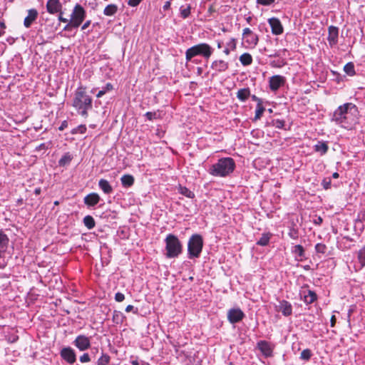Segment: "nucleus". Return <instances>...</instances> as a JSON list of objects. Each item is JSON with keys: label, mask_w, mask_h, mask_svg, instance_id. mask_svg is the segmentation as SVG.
<instances>
[{"label": "nucleus", "mask_w": 365, "mask_h": 365, "mask_svg": "<svg viewBox=\"0 0 365 365\" xmlns=\"http://www.w3.org/2000/svg\"><path fill=\"white\" fill-rule=\"evenodd\" d=\"M124 316L120 311L115 310L113 314V321L114 323L118 324L123 322Z\"/></svg>", "instance_id": "obj_33"}, {"label": "nucleus", "mask_w": 365, "mask_h": 365, "mask_svg": "<svg viewBox=\"0 0 365 365\" xmlns=\"http://www.w3.org/2000/svg\"><path fill=\"white\" fill-rule=\"evenodd\" d=\"M358 259L361 264V267L365 266V247H362L358 252Z\"/></svg>", "instance_id": "obj_38"}, {"label": "nucleus", "mask_w": 365, "mask_h": 365, "mask_svg": "<svg viewBox=\"0 0 365 365\" xmlns=\"http://www.w3.org/2000/svg\"><path fill=\"white\" fill-rule=\"evenodd\" d=\"M229 46H230L232 50H235L236 48V41L235 38H232L230 41L227 44Z\"/></svg>", "instance_id": "obj_54"}, {"label": "nucleus", "mask_w": 365, "mask_h": 365, "mask_svg": "<svg viewBox=\"0 0 365 365\" xmlns=\"http://www.w3.org/2000/svg\"><path fill=\"white\" fill-rule=\"evenodd\" d=\"M110 360V357L108 354L103 352L101 353V356L97 361V365H107Z\"/></svg>", "instance_id": "obj_36"}, {"label": "nucleus", "mask_w": 365, "mask_h": 365, "mask_svg": "<svg viewBox=\"0 0 365 365\" xmlns=\"http://www.w3.org/2000/svg\"><path fill=\"white\" fill-rule=\"evenodd\" d=\"M339 28L334 26H330L328 28L327 41L331 48L335 46L338 43Z\"/></svg>", "instance_id": "obj_13"}, {"label": "nucleus", "mask_w": 365, "mask_h": 365, "mask_svg": "<svg viewBox=\"0 0 365 365\" xmlns=\"http://www.w3.org/2000/svg\"><path fill=\"white\" fill-rule=\"evenodd\" d=\"M330 322H331V327H334V325L336 324V317L334 315L331 316Z\"/></svg>", "instance_id": "obj_60"}, {"label": "nucleus", "mask_w": 365, "mask_h": 365, "mask_svg": "<svg viewBox=\"0 0 365 365\" xmlns=\"http://www.w3.org/2000/svg\"><path fill=\"white\" fill-rule=\"evenodd\" d=\"M91 20H88L86 21L82 26L81 27V29L82 30H86V29H88L89 27V26L91 25Z\"/></svg>", "instance_id": "obj_59"}, {"label": "nucleus", "mask_w": 365, "mask_h": 365, "mask_svg": "<svg viewBox=\"0 0 365 365\" xmlns=\"http://www.w3.org/2000/svg\"><path fill=\"white\" fill-rule=\"evenodd\" d=\"M313 222H314V223L315 225H321V224L322 223V222H323V219H322V217L318 216V217H317L314 220V221H313Z\"/></svg>", "instance_id": "obj_58"}, {"label": "nucleus", "mask_w": 365, "mask_h": 365, "mask_svg": "<svg viewBox=\"0 0 365 365\" xmlns=\"http://www.w3.org/2000/svg\"><path fill=\"white\" fill-rule=\"evenodd\" d=\"M112 90H113V84L110 83H108L104 87L102 88L101 91H98V93L96 94V97L101 98L107 92L111 91Z\"/></svg>", "instance_id": "obj_32"}, {"label": "nucleus", "mask_w": 365, "mask_h": 365, "mask_svg": "<svg viewBox=\"0 0 365 365\" xmlns=\"http://www.w3.org/2000/svg\"><path fill=\"white\" fill-rule=\"evenodd\" d=\"M328 150V143L324 141H318V143L314 146V150L317 153H319L321 155H325Z\"/></svg>", "instance_id": "obj_21"}, {"label": "nucleus", "mask_w": 365, "mask_h": 365, "mask_svg": "<svg viewBox=\"0 0 365 365\" xmlns=\"http://www.w3.org/2000/svg\"><path fill=\"white\" fill-rule=\"evenodd\" d=\"M245 317L244 312L240 309H230L227 312V319L231 324L240 322Z\"/></svg>", "instance_id": "obj_11"}, {"label": "nucleus", "mask_w": 365, "mask_h": 365, "mask_svg": "<svg viewBox=\"0 0 365 365\" xmlns=\"http://www.w3.org/2000/svg\"><path fill=\"white\" fill-rule=\"evenodd\" d=\"M158 114L156 112H147L145 113V116L149 120H152L153 119H156L158 118Z\"/></svg>", "instance_id": "obj_50"}, {"label": "nucleus", "mask_w": 365, "mask_h": 365, "mask_svg": "<svg viewBox=\"0 0 365 365\" xmlns=\"http://www.w3.org/2000/svg\"><path fill=\"white\" fill-rule=\"evenodd\" d=\"M191 6L188 5L187 7H180V15L183 19L187 18L190 14Z\"/></svg>", "instance_id": "obj_40"}, {"label": "nucleus", "mask_w": 365, "mask_h": 365, "mask_svg": "<svg viewBox=\"0 0 365 365\" xmlns=\"http://www.w3.org/2000/svg\"><path fill=\"white\" fill-rule=\"evenodd\" d=\"M203 247V239L199 234L192 235L187 242V254L189 259L200 257Z\"/></svg>", "instance_id": "obj_6"}, {"label": "nucleus", "mask_w": 365, "mask_h": 365, "mask_svg": "<svg viewBox=\"0 0 365 365\" xmlns=\"http://www.w3.org/2000/svg\"><path fill=\"white\" fill-rule=\"evenodd\" d=\"M86 131V127L85 125H80L79 126L75 128L71 131L72 134H76L78 133H80L81 134L84 133Z\"/></svg>", "instance_id": "obj_45"}, {"label": "nucleus", "mask_w": 365, "mask_h": 365, "mask_svg": "<svg viewBox=\"0 0 365 365\" xmlns=\"http://www.w3.org/2000/svg\"><path fill=\"white\" fill-rule=\"evenodd\" d=\"M212 51L213 50L209 44L201 43L187 49L185 59L186 61H192V59L197 56H201L204 58L208 59L212 56Z\"/></svg>", "instance_id": "obj_4"}, {"label": "nucleus", "mask_w": 365, "mask_h": 365, "mask_svg": "<svg viewBox=\"0 0 365 365\" xmlns=\"http://www.w3.org/2000/svg\"><path fill=\"white\" fill-rule=\"evenodd\" d=\"M101 200V197L98 193L92 192L88 195H87L84 197V203L87 205L88 206H95L97 205Z\"/></svg>", "instance_id": "obj_17"}, {"label": "nucleus", "mask_w": 365, "mask_h": 365, "mask_svg": "<svg viewBox=\"0 0 365 365\" xmlns=\"http://www.w3.org/2000/svg\"><path fill=\"white\" fill-rule=\"evenodd\" d=\"M170 6V1H166L163 6V9L164 10H168Z\"/></svg>", "instance_id": "obj_62"}, {"label": "nucleus", "mask_w": 365, "mask_h": 365, "mask_svg": "<svg viewBox=\"0 0 365 365\" xmlns=\"http://www.w3.org/2000/svg\"><path fill=\"white\" fill-rule=\"evenodd\" d=\"M47 11L50 14H56L61 9V4L58 0H48L46 3Z\"/></svg>", "instance_id": "obj_18"}, {"label": "nucleus", "mask_w": 365, "mask_h": 365, "mask_svg": "<svg viewBox=\"0 0 365 365\" xmlns=\"http://www.w3.org/2000/svg\"><path fill=\"white\" fill-rule=\"evenodd\" d=\"M41 192V187H36L35 190H34V194L36 195H38Z\"/></svg>", "instance_id": "obj_63"}, {"label": "nucleus", "mask_w": 365, "mask_h": 365, "mask_svg": "<svg viewBox=\"0 0 365 365\" xmlns=\"http://www.w3.org/2000/svg\"><path fill=\"white\" fill-rule=\"evenodd\" d=\"M312 356V351L309 349H304L300 355V359L302 360L308 361Z\"/></svg>", "instance_id": "obj_41"}, {"label": "nucleus", "mask_w": 365, "mask_h": 365, "mask_svg": "<svg viewBox=\"0 0 365 365\" xmlns=\"http://www.w3.org/2000/svg\"><path fill=\"white\" fill-rule=\"evenodd\" d=\"M99 187L105 194H110L113 192V187L109 182L105 179H101L98 182Z\"/></svg>", "instance_id": "obj_22"}, {"label": "nucleus", "mask_w": 365, "mask_h": 365, "mask_svg": "<svg viewBox=\"0 0 365 365\" xmlns=\"http://www.w3.org/2000/svg\"><path fill=\"white\" fill-rule=\"evenodd\" d=\"M245 39L248 45L255 47L258 43L259 36L255 34H252L251 35H249L246 38H245Z\"/></svg>", "instance_id": "obj_26"}, {"label": "nucleus", "mask_w": 365, "mask_h": 365, "mask_svg": "<svg viewBox=\"0 0 365 365\" xmlns=\"http://www.w3.org/2000/svg\"><path fill=\"white\" fill-rule=\"evenodd\" d=\"M257 348L264 357L267 358L272 356L274 345L267 341L260 340L257 343Z\"/></svg>", "instance_id": "obj_9"}, {"label": "nucleus", "mask_w": 365, "mask_h": 365, "mask_svg": "<svg viewBox=\"0 0 365 365\" xmlns=\"http://www.w3.org/2000/svg\"><path fill=\"white\" fill-rule=\"evenodd\" d=\"M61 357L67 363L72 364L76 360L75 351L70 346L63 348L60 351Z\"/></svg>", "instance_id": "obj_12"}, {"label": "nucleus", "mask_w": 365, "mask_h": 365, "mask_svg": "<svg viewBox=\"0 0 365 365\" xmlns=\"http://www.w3.org/2000/svg\"><path fill=\"white\" fill-rule=\"evenodd\" d=\"M288 235L293 240H297L299 237L298 229L294 227V226L289 227Z\"/></svg>", "instance_id": "obj_39"}, {"label": "nucleus", "mask_w": 365, "mask_h": 365, "mask_svg": "<svg viewBox=\"0 0 365 365\" xmlns=\"http://www.w3.org/2000/svg\"><path fill=\"white\" fill-rule=\"evenodd\" d=\"M275 0H257L258 4L269 6L274 2Z\"/></svg>", "instance_id": "obj_49"}, {"label": "nucleus", "mask_w": 365, "mask_h": 365, "mask_svg": "<svg viewBox=\"0 0 365 365\" xmlns=\"http://www.w3.org/2000/svg\"><path fill=\"white\" fill-rule=\"evenodd\" d=\"M142 0H128V5L131 6H138Z\"/></svg>", "instance_id": "obj_53"}, {"label": "nucleus", "mask_w": 365, "mask_h": 365, "mask_svg": "<svg viewBox=\"0 0 365 365\" xmlns=\"http://www.w3.org/2000/svg\"><path fill=\"white\" fill-rule=\"evenodd\" d=\"M293 252L300 257L304 255V247L300 245H295Z\"/></svg>", "instance_id": "obj_42"}, {"label": "nucleus", "mask_w": 365, "mask_h": 365, "mask_svg": "<svg viewBox=\"0 0 365 365\" xmlns=\"http://www.w3.org/2000/svg\"><path fill=\"white\" fill-rule=\"evenodd\" d=\"M178 192L188 197V198H194L195 197V194L193 192H192L191 190H190L188 188H187L186 187H183V186H181L180 185L179 187H178Z\"/></svg>", "instance_id": "obj_29"}, {"label": "nucleus", "mask_w": 365, "mask_h": 365, "mask_svg": "<svg viewBox=\"0 0 365 365\" xmlns=\"http://www.w3.org/2000/svg\"><path fill=\"white\" fill-rule=\"evenodd\" d=\"M252 33V31H251L250 29L249 28H245L243 29V32H242V36L243 38H246L247 36L249 35H251Z\"/></svg>", "instance_id": "obj_52"}, {"label": "nucleus", "mask_w": 365, "mask_h": 365, "mask_svg": "<svg viewBox=\"0 0 365 365\" xmlns=\"http://www.w3.org/2000/svg\"><path fill=\"white\" fill-rule=\"evenodd\" d=\"M272 124L277 128H283L285 124L284 120L274 119L272 121Z\"/></svg>", "instance_id": "obj_44"}, {"label": "nucleus", "mask_w": 365, "mask_h": 365, "mask_svg": "<svg viewBox=\"0 0 365 365\" xmlns=\"http://www.w3.org/2000/svg\"><path fill=\"white\" fill-rule=\"evenodd\" d=\"M286 79L284 76L276 75L269 78V88L272 91H277L281 86H284L285 83Z\"/></svg>", "instance_id": "obj_14"}, {"label": "nucleus", "mask_w": 365, "mask_h": 365, "mask_svg": "<svg viewBox=\"0 0 365 365\" xmlns=\"http://www.w3.org/2000/svg\"><path fill=\"white\" fill-rule=\"evenodd\" d=\"M264 110L265 109H264V106L262 105V103L258 102L257 104V108L255 110V118L253 120L255 121L259 120L262 117Z\"/></svg>", "instance_id": "obj_34"}, {"label": "nucleus", "mask_w": 365, "mask_h": 365, "mask_svg": "<svg viewBox=\"0 0 365 365\" xmlns=\"http://www.w3.org/2000/svg\"><path fill=\"white\" fill-rule=\"evenodd\" d=\"M240 61L243 66H249L252 63V57L248 53H245L240 56Z\"/></svg>", "instance_id": "obj_27"}, {"label": "nucleus", "mask_w": 365, "mask_h": 365, "mask_svg": "<svg viewBox=\"0 0 365 365\" xmlns=\"http://www.w3.org/2000/svg\"><path fill=\"white\" fill-rule=\"evenodd\" d=\"M131 311H133V312L136 314L138 312V309H135V310H134V307L133 305H128L125 308V312H130Z\"/></svg>", "instance_id": "obj_57"}, {"label": "nucleus", "mask_w": 365, "mask_h": 365, "mask_svg": "<svg viewBox=\"0 0 365 365\" xmlns=\"http://www.w3.org/2000/svg\"><path fill=\"white\" fill-rule=\"evenodd\" d=\"M121 183L124 187H130L134 183V178L130 175H124L120 178Z\"/></svg>", "instance_id": "obj_25"}, {"label": "nucleus", "mask_w": 365, "mask_h": 365, "mask_svg": "<svg viewBox=\"0 0 365 365\" xmlns=\"http://www.w3.org/2000/svg\"><path fill=\"white\" fill-rule=\"evenodd\" d=\"M73 345L76 346L80 351H83L87 350L91 346L90 338L81 334L76 336L73 342Z\"/></svg>", "instance_id": "obj_10"}, {"label": "nucleus", "mask_w": 365, "mask_h": 365, "mask_svg": "<svg viewBox=\"0 0 365 365\" xmlns=\"http://www.w3.org/2000/svg\"><path fill=\"white\" fill-rule=\"evenodd\" d=\"M235 168V163L231 158H222L210 168V175L216 177H226L232 173Z\"/></svg>", "instance_id": "obj_2"}, {"label": "nucleus", "mask_w": 365, "mask_h": 365, "mask_svg": "<svg viewBox=\"0 0 365 365\" xmlns=\"http://www.w3.org/2000/svg\"><path fill=\"white\" fill-rule=\"evenodd\" d=\"M117 11L118 7L115 4H109L104 9L103 14L106 16H113L117 12Z\"/></svg>", "instance_id": "obj_30"}, {"label": "nucleus", "mask_w": 365, "mask_h": 365, "mask_svg": "<svg viewBox=\"0 0 365 365\" xmlns=\"http://www.w3.org/2000/svg\"><path fill=\"white\" fill-rule=\"evenodd\" d=\"M38 17V11L35 9H31L28 11V15L24 19V25L26 28H29L34 21L36 20Z\"/></svg>", "instance_id": "obj_16"}, {"label": "nucleus", "mask_w": 365, "mask_h": 365, "mask_svg": "<svg viewBox=\"0 0 365 365\" xmlns=\"http://www.w3.org/2000/svg\"><path fill=\"white\" fill-rule=\"evenodd\" d=\"M81 363L89 362L91 361V358L88 353H84L82 356H80L79 359Z\"/></svg>", "instance_id": "obj_48"}, {"label": "nucleus", "mask_w": 365, "mask_h": 365, "mask_svg": "<svg viewBox=\"0 0 365 365\" xmlns=\"http://www.w3.org/2000/svg\"><path fill=\"white\" fill-rule=\"evenodd\" d=\"M72 28H74L73 25L72 24V22L69 20V21L67 22V24L64 26L63 30L71 31Z\"/></svg>", "instance_id": "obj_55"}, {"label": "nucleus", "mask_w": 365, "mask_h": 365, "mask_svg": "<svg viewBox=\"0 0 365 365\" xmlns=\"http://www.w3.org/2000/svg\"><path fill=\"white\" fill-rule=\"evenodd\" d=\"M86 15V13L84 8L78 4H76L69 19L72 22L74 28H78L83 23Z\"/></svg>", "instance_id": "obj_7"}, {"label": "nucleus", "mask_w": 365, "mask_h": 365, "mask_svg": "<svg viewBox=\"0 0 365 365\" xmlns=\"http://www.w3.org/2000/svg\"><path fill=\"white\" fill-rule=\"evenodd\" d=\"M358 113V108L352 103H346L337 108L334 112L332 120L337 123L343 124L347 122L349 115Z\"/></svg>", "instance_id": "obj_3"}, {"label": "nucleus", "mask_w": 365, "mask_h": 365, "mask_svg": "<svg viewBox=\"0 0 365 365\" xmlns=\"http://www.w3.org/2000/svg\"><path fill=\"white\" fill-rule=\"evenodd\" d=\"M9 244V239L8 236L2 231L0 230V259L4 257ZM6 266L4 262H0V269H3Z\"/></svg>", "instance_id": "obj_8"}, {"label": "nucleus", "mask_w": 365, "mask_h": 365, "mask_svg": "<svg viewBox=\"0 0 365 365\" xmlns=\"http://www.w3.org/2000/svg\"><path fill=\"white\" fill-rule=\"evenodd\" d=\"M344 72L350 76H353L355 75V70H354V65L352 62H349L347 63L344 66Z\"/></svg>", "instance_id": "obj_35"}, {"label": "nucleus", "mask_w": 365, "mask_h": 365, "mask_svg": "<svg viewBox=\"0 0 365 365\" xmlns=\"http://www.w3.org/2000/svg\"><path fill=\"white\" fill-rule=\"evenodd\" d=\"M268 23L274 35H281L284 32L283 26L279 19L275 17L270 18L268 19Z\"/></svg>", "instance_id": "obj_15"}, {"label": "nucleus", "mask_w": 365, "mask_h": 365, "mask_svg": "<svg viewBox=\"0 0 365 365\" xmlns=\"http://www.w3.org/2000/svg\"><path fill=\"white\" fill-rule=\"evenodd\" d=\"M68 127V121L67 120H63L61 125L58 127V130L62 131L65 128H66Z\"/></svg>", "instance_id": "obj_56"}, {"label": "nucleus", "mask_w": 365, "mask_h": 365, "mask_svg": "<svg viewBox=\"0 0 365 365\" xmlns=\"http://www.w3.org/2000/svg\"><path fill=\"white\" fill-rule=\"evenodd\" d=\"M279 308L284 316L288 317L292 314V304L289 302H287L286 300L280 301Z\"/></svg>", "instance_id": "obj_20"}, {"label": "nucleus", "mask_w": 365, "mask_h": 365, "mask_svg": "<svg viewBox=\"0 0 365 365\" xmlns=\"http://www.w3.org/2000/svg\"><path fill=\"white\" fill-rule=\"evenodd\" d=\"M250 96V90L249 88H241L237 93V98L242 102L247 100Z\"/></svg>", "instance_id": "obj_23"}, {"label": "nucleus", "mask_w": 365, "mask_h": 365, "mask_svg": "<svg viewBox=\"0 0 365 365\" xmlns=\"http://www.w3.org/2000/svg\"><path fill=\"white\" fill-rule=\"evenodd\" d=\"M72 106L79 115L84 118L88 117V110L93 108V100L87 93L86 87L79 86L75 91Z\"/></svg>", "instance_id": "obj_1"}, {"label": "nucleus", "mask_w": 365, "mask_h": 365, "mask_svg": "<svg viewBox=\"0 0 365 365\" xmlns=\"http://www.w3.org/2000/svg\"><path fill=\"white\" fill-rule=\"evenodd\" d=\"M130 363L132 365H140V363L137 359L131 360Z\"/></svg>", "instance_id": "obj_64"}, {"label": "nucleus", "mask_w": 365, "mask_h": 365, "mask_svg": "<svg viewBox=\"0 0 365 365\" xmlns=\"http://www.w3.org/2000/svg\"><path fill=\"white\" fill-rule=\"evenodd\" d=\"M272 235L269 233H264L259 240L257 242V245L260 246H266L268 245Z\"/></svg>", "instance_id": "obj_31"}, {"label": "nucleus", "mask_w": 365, "mask_h": 365, "mask_svg": "<svg viewBox=\"0 0 365 365\" xmlns=\"http://www.w3.org/2000/svg\"><path fill=\"white\" fill-rule=\"evenodd\" d=\"M72 159L73 156L69 153H66L58 160V165L62 167L66 166L70 164Z\"/></svg>", "instance_id": "obj_24"}, {"label": "nucleus", "mask_w": 365, "mask_h": 365, "mask_svg": "<svg viewBox=\"0 0 365 365\" xmlns=\"http://www.w3.org/2000/svg\"><path fill=\"white\" fill-rule=\"evenodd\" d=\"M327 246L322 243H318L315 246V250L317 253L324 254L327 251Z\"/></svg>", "instance_id": "obj_43"}, {"label": "nucleus", "mask_w": 365, "mask_h": 365, "mask_svg": "<svg viewBox=\"0 0 365 365\" xmlns=\"http://www.w3.org/2000/svg\"><path fill=\"white\" fill-rule=\"evenodd\" d=\"M58 20L61 22H63V23H67L69 21V19H66V18H63L61 15H60L58 16Z\"/></svg>", "instance_id": "obj_61"}, {"label": "nucleus", "mask_w": 365, "mask_h": 365, "mask_svg": "<svg viewBox=\"0 0 365 365\" xmlns=\"http://www.w3.org/2000/svg\"><path fill=\"white\" fill-rule=\"evenodd\" d=\"M317 299V294L314 292L309 290L307 294L304 295V302L307 304H312Z\"/></svg>", "instance_id": "obj_37"}, {"label": "nucleus", "mask_w": 365, "mask_h": 365, "mask_svg": "<svg viewBox=\"0 0 365 365\" xmlns=\"http://www.w3.org/2000/svg\"><path fill=\"white\" fill-rule=\"evenodd\" d=\"M322 185L325 190H328L331 187V179L324 178L322 182Z\"/></svg>", "instance_id": "obj_46"}, {"label": "nucleus", "mask_w": 365, "mask_h": 365, "mask_svg": "<svg viewBox=\"0 0 365 365\" xmlns=\"http://www.w3.org/2000/svg\"><path fill=\"white\" fill-rule=\"evenodd\" d=\"M116 302H121L125 299V295L121 292H117L115 295Z\"/></svg>", "instance_id": "obj_51"}, {"label": "nucleus", "mask_w": 365, "mask_h": 365, "mask_svg": "<svg viewBox=\"0 0 365 365\" xmlns=\"http://www.w3.org/2000/svg\"><path fill=\"white\" fill-rule=\"evenodd\" d=\"M215 13H217V10L215 8L214 5H210L207 10V16L209 17H214V14Z\"/></svg>", "instance_id": "obj_47"}, {"label": "nucleus", "mask_w": 365, "mask_h": 365, "mask_svg": "<svg viewBox=\"0 0 365 365\" xmlns=\"http://www.w3.org/2000/svg\"><path fill=\"white\" fill-rule=\"evenodd\" d=\"M166 257L168 258L178 257L182 252V245L177 236L169 234L165 240Z\"/></svg>", "instance_id": "obj_5"}, {"label": "nucleus", "mask_w": 365, "mask_h": 365, "mask_svg": "<svg viewBox=\"0 0 365 365\" xmlns=\"http://www.w3.org/2000/svg\"><path fill=\"white\" fill-rule=\"evenodd\" d=\"M83 224L88 230L93 229L96 225L95 220L91 215H86L83 218Z\"/></svg>", "instance_id": "obj_28"}, {"label": "nucleus", "mask_w": 365, "mask_h": 365, "mask_svg": "<svg viewBox=\"0 0 365 365\" xmlns=\"http://www.w3.org/2000/svg\"><path fill=\"white\" fill-rule=\"evenodd\" d=\"M211 68L217 72H224L229 68V63L223 60H216L212 62Z\"/></svg>", "instance_id": "obj_19"}]
</instances>
